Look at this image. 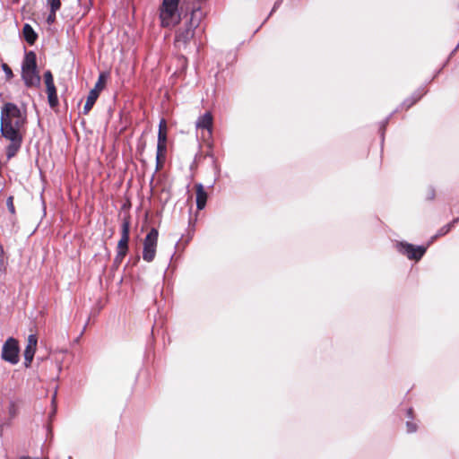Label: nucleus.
<instances>
[{"instance_id":"19","label":"nucleus","mask_w":459,"mask_h":459,"mask_svg":"<svg viewBox=\"0 0 459 459\" xmlns=\"http://www.w3.org/2000/svg\"><path fill=\"white\" fill-rule=\"evenodd\" d=\"M105 80H106L105 74H100L98 81L95 83L94 88L91 91H95L96 93H98V95H100V92L104 89Z\"/></svg>"},{"instance_id":"6","label":"nucleus","mask_w":459,"mask_h":459,"mask_svg":"<svg viewBox=\"0 0 459 459\" xmlns=\"http://www.w3.org/2000/svg\"><path fill=\"white\" fill-rule=\"evenodd\" d=\"M397 250L405 255L409 259L420 260L425 254L427 247L422 246L415 247L406 242H399L396 244Z\"/></svg>"},{"instance_id":"21","label":"nucleus","mask_w":459,"mask_h":459,"mask_svg":"<svg viewBox=\"0 0 459 459\" xmlns=\"http://www.w3.org/2000/svg\"><path fill=\"white\" fill-rule=\"evenodd\" d=\"M47 3L50 8L51 11L56 12L61 7V1L60 0H47Z\"/></svg>"},{"instance_id":"27","label":"nucleus","mask_w":459,"mask_h":459,"mask_svg":"<svg viewBox=\"0 0 459 459\" xmlns=\"http://www.w3.org/2000/svg\"><path fill=\"white\" fill-rule=\"evenodd\" d=\"M420 97H418V98H415L413 99L411 101L408 102L409 100H406L404 101L403 105H406V108H410L411 106H412L415 102L418 101V100L420 99Z\"/></svg>"},{"instance_id":"25","label":"nucleus","mask_w":459,"mask_h":459,"mask_svg":"<svg viewBox=\"0 0 459 459\" xmlns=\"http://www.w3.org/2000/svg\"><path fill=\"white\" fill-rule=\"evenodd\" d=\"M56 12H53V11L50 10L49 14H48V16L47 18V22H48V24H52V23L55 22V21H56Z\"/></svg>"},{"instance_id":"12","label":"nucleus","mask_w":459,"mask_h":459,"mask_svg":"<svg viewBox=\"0 0 459 459\" xmlns=\"http://www.w3.org/2000/svg\"><path fill=\"white\" fill-rule=\"evenodd\" d=\"M196 190V207L198 210H203L205 207L207 201V193L202 184L195 185Z\"/></svg>"},{"instance_id":"5","label":"nucleus","mask_w":459,"mask_h":459,"mask_svg":"<svg viewBox=\"0 0 459 459\" xmlns=\"http://www.w3.org/2000/svg\"><path fill=\"white\" fill-rule=\"evenodd\" d=\"M20 347L18 341L13 337H9L3 345L1 358L3 360L12 365L19 362Z\"/></svg>"},{"instance_id":"11","label":"nucleus","mask_w":459,"mask_h":459,"mask_svg":"<svg viewBox=\"0 0 459 459\" xmlns=\"http://www.w3.org/2000/svg\"><path fill=\"white\" fill-rule=\"evenodd\" d=\"M37 58L33 51L26 52L24 59L22 64V71L23 70H36Z\"/></svg>"},{"instance_id":"29","label":"nucleus","mask_w":459,"mask_h":459,"mask_svg":"<svg viewBox=\"0 0 459 459\" xmlns=\"http://www.w3.org/2000/svg\"><path fill=\"white\" fill-rule=\"evenodd\" d=\"M434 196H435L434 189L433 188H429V194H428V198L431 200V199L434 198Z\"/></svg>"},{"instance_id":"1","label":"nucleus","mask_w":459,"mask_h":459,"mask_svg":"<svg viewBox=\"0 0 459 459\" xmlns=\"http://www.w3.org/2000/svg\"><path fill=\"white\" fill-rule=\"evenodd\" d=\"M25 124L26 114L17 105L7 102L2 107L0 132L10 142L5 148L8 160L13 158L22 147Z\"/></svg>"},{"instance_id":"32","label":"nucleus","mask_w":459,"mask_h":459,"mask_svg":"<svg viewBox=\"0 0 459 459\" xmlns=\"http://www.w3.org/2000/svg\"><path fill=\"white\" fill-rule=\"evenodd\" d=\"M20 459H39V458H30L29 456L22 455V456L20 457Z\"/></svg>"},{"instance_id":"8","label":"nucleus","mask_w":459,"mask_h":459,"mask_svg":"<svg viewBox=\"0 0 459 459\" xmlns=\"http://www.w3.org/2000/svg\"><path fill=\"white\" fill-rule=\"evenodd\" d=\"M22 79L28 88H39L40 86L41 78L37 69L22 71Z\"/></svg>"},{"instance_id":"26","label":"nucleus","mask_w":459,"mask_h":459,"mask_svg":"<svg viewBox=\"0 0 459 459\" xmlns=\"http://www.w3.org/2000/svg\"><path fill=\"white\" fill-rule=\"evenodd\" d=\"M4 268V249L0 246V271Z\"/></svg>"},{"instance_id":"28","label":"nucleus","mask_w":459,"mask_h":459,"mask_svg":"<svg viewBox=\"0 0 459 459\" xmlns=\"http://www.w3.org/2000/svg\"><path fill=\"white\" fill-rule=\"evenodd\" d=\"M125 256H126V255H121L120 251H117V256L115 258V262L121 263Z\"/></svg>"},{"instance_id":"30","label":"nucleus","mask_w":459,"mask_h":459,"mask_svg":"<svg viewBox=\"0 0 459 459\" xmlns=\"http://www.w3.org/2000/svg\"><path fill=\"white\" fill-rule=\"evenodd\" d=\"M280 4H281V3H280V1H277V2L274 4V5H273V8L272 12L275 11V10H276V8H278V7H279Z\"/></svg>"},{"instance_id":"15","label":"nucleus","mask_w":459,"mask_h":459,"mask_svg":"<svg viewBox=\"0 0 459 459\" xmlns=\"http://www.w3.org/2000/svg\"><path fill=\"white\" fill-rule=\"evenodd\" d=\"M48 100L50 107H55L58 104L56 86L47 88Z\"/></svg>"},{"instance_id":"20","label":"nucleus","mask_w":459,"mask_h":459,"mask_svg":"<svg viewBox=\"0 0 459 459\" xmlns=\"http://www.w3.org/2000/svg\"><path fill=\"white\" fill-rule=\"evenodd\" d=\"M44 81L47 88L55 86L53 75L49 70L44 73Z\"/></svg>"},{"instance_id":"17","label":"nucleus","mask_w":459,"mask_h":459,"mask_svg":"<svg viewBox=\"0 0 459 459\" xmlns=\"http://www.w3.org/2000/svg\"><path fill=\"white\" fill-rule=\"evenodd\" d=\"M459 221V219H455L453 221H451L450 223L443 226L438 231L437 233L432 238V240L437 238V237H440V236H444L446 234H447L451 229L455 226V223H457Z\"/></svg>"},{"instance_id":"3","label":"nucleus","mask_w":459,"mask_h":459,"mask_svg":"<svg viewBox=\"0 0 459 459\" xmlns=\"http://www.w3.org/2000/svg\"><path fill=\"white\" fill-rule=\"evenodd\" d=\"M201 13L199 8H195L191 12V17L186 28L179 29L176 35L175 42L178 48L181 46L186 47L187 43L193 39L195 35V28L199 24L201 17L198 16Z\"/></svg>"},{"instance_id":"14","label":"nucleus","mask_w":459,"mask_h":459,"mask_svg":"<svg viewBox=\"0 0 459 459\" xmlns=\"http://www.w3.org/2000/svg\"><path fill=\"white\" fill-rule=\"evenodd\" d=\"M99 98L98 93L95 91H90L89 95L86 100V103L83 107V113L88 114L90 110L92 108L95 104L97 99Z\"/></svg>"},{"instance_id":"22","label":"nucleus","mask_w":459,"mask_h":459,"mask_svg":"<svg viewBox=\"0 0 459 459\" xmlns=\"http://www.w3.org/2000/svg\"><path fill=\"white\" fill-rule=\"evenodd\" d=\"M2 69L5 74V77L7 80H11L13 77V71L12 69L10 68V66L7 65V64H3L2 65Z\"/></svg>"},{"instance_id":"4","label":"nucleus","mask_w":459,"mask_h":459,"mask_svg":"<svg viewBox=\"0 0 459 459\" xmlns=\"http://www.w3.org/2000/svg\"><path fill=\"white\" fill-rule=\"evenodd\" d=\"M159 232L152 228L143 240V259L148 263L152 262L155 258Z\"/></svg>"},{"instance_id":"24","label":"nucleus","mask_w":459,"mask_h":459,"mask_svg":"<svg viewBox=\"0 0 459 459\" xmlns=\"http://www.w3.org/2000/svg\"><path fill=\"white\" fill-rule=\"evenodd\" d=\"M406 427H407V431L409 433H412V432L416 431V429H417L416 424L411 421H407Z\"/></svg>"},{"instance_id":"16","label":"nucleus","mask_w":459,"mask_h":459,"mask_svg":"<svg viewBox=\"0 0 459 459\" xmlns=\"http://www.w3.org/2000/svg\"><path fill=\"white\" fill-rule=\"evenodd\" d=\"M167 124L164 119H161L159 125L158 141L167 142Z\"/></svg>"},{"instance_id":"2","label":"nucleus","mask_w":459,"mask_h":459,"mask_svg":"<svg viewBox=\"0 0 459 459\" xmlns=\"http://www.w3.org/2000/svg\"><path fill=\"white\" fill-rule=\"evenodd\" d=\"M180 0H163L160 8V19L164 27L175 26L181 21L184 3L179 7Z\"/></svg>"},{"instance_id":"18","label":"nucleus","mask_w":459,"mask_h":459,"mask_svg":"<svg viewBox=\"0 0 459 459\" xmlns=\"http://www.w3.org/2000/svg\"><path fill=\"white\" fill-rule=\"evenodd\" d=\"M166 143L167 142H159L158 141V143H157V154H156V160H157V164H159L160 162V158L161 157H164L166 152H167V145H166Z\"/></svg>"},{"instance_id":"7","label":"nucleus","mask_w":459,"mask_h":459,"mask_svg":"<svg viewBox=\"0 0 459 459\" xmlns=\"http://www.w3.org/2000/svg\"><path fill=\"white\" fill-rule=\"evenodd\" d=\"M38 343V338L35 334H30L27 340V345L24 350V366L29 368L33 360Z\"/></svg>"},{"instance_id":"31","label":"nucleus","mask_w":459,"mask_h":459,"mask_svg":"<svg viewBox=\"0 0 459 459\" xmlns=\"http://www.w3.org/2000/svg\"><path fill=\"white\" fill-rule=\"evenodd\" d=\"M407 414L409 418H412V409L410 408L407 411Z\"/></svg>"},{"instance_id":"13","label":"nucleus","mask_w":459,"mask_h":459,"mask_svg":"<svg viewBox=\"0 0 459 459\" xmlns=\"http://www.w3.org/2000/svg\"><path fill=\"white\" fill-rule=\"evenodd\" d=\"M23 37L25 40L32 45L37 39V34L30 24H25L22 29Z\"/></svg>"},{"instance_id":"23","label":"nucleus","mask_w":459,"mask_h":459,"mask_svg":"<svg viewBox=\"0 0 459 459\" xmlns=\"http://www.w3.org/2000/svg\"><path fill=\"white\" fill-rule=\"evenodd\" d=\"M6 205H7L9 212L13 214L15 212V209H14V205H13V196H9L7 198Z\"/></svg>"},{"instance_id":"10","label":"nucleus","mask_w":459,"mask_h":459,"mask_svg":"<svg viewBox=\"0 0 459 459\" xmlns=\"http://www.w3.org/2000/svg\"><path fill=\"white\" fill-rule=\"evenodd\" d=\"M195 126L197 129H206L208 134L211 135L212 127V116L211 112H206L199 117L196 120Z\"/></svg>"},{"instance_id":"9","label":"nucleus","mask_w":459,"mask_h":459,"mask_svg":"<svg viewBox=\"0 0 459 459\" xmlns=\"http://www.w3.org/2000/svg\"><path fill=\"white\" fill-rule=\"evenodd\" d=\"M129 231L130 223L128 221H125L122 224L121 238L117 244V251H120L121 255H126L128 250L129 242Z\"/></svg>"}]
</instances>
